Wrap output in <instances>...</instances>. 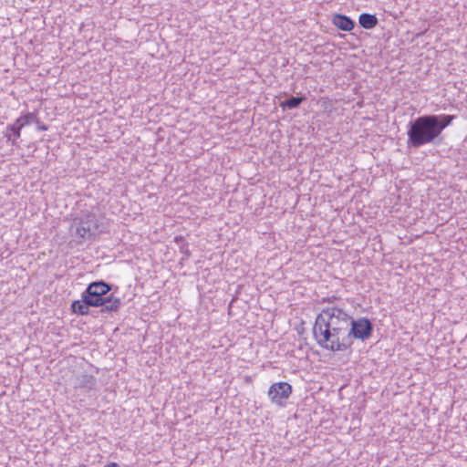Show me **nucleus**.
Here are the masks:
<instances>
[{
    "instance_id": "f03ea898",
    "label": "nucleus",
    "mask_w": 467,
    "mask_h": 467,
    "mask_svg": "<svg viewBox=\"0 0 467 467\" xmlns=\"http://www.w3.org/2000/svg\"><path fill=\"white\" fill-rule=\"evenodd\" d=\"M455 118L454 115L427 114L410 120L407 130L408 148L418 149L427 144H436L442 131Z\"/></svg>"
},
{
    "instance_id": "20e7f679",
    "label": "nucleus",
    "mask_w": 467,
    "mask_h": 467,
    "mask_svg": "<svg viewBox=\"0 0 467 467\" xmlns=\"http://www.w3.org/2000/svg\"><path fill=\"white\" fill-rule=\"evenodd\" d=\"M98 227L96 215L88 213L73 220L70 232L81 239L88 240L96 234Z\"/></svg>"
},
{
    "instance_id": "6e6552de",
    "label": "nucleus",
    "mask_w": 467,
    "mask_h": 467,
    "mask_svg": "<svg viewBox=\"0 0 467 467\" xmlns=\"http://www.w3.org/2000/svg\"><path fill=\"white\" fill-rule=\"evenodd\" d=\"M81 297V300H75L72 302L71 310L75 314L86 316L88 315L89 306H91V305L87 302V297L83 293Z\"/></svg>"
},
{
    "instance_id": "ddd939ff",
    "label": "nucleus",
    "mask_w": 467,
    "mask_h": 467,
    "mask_svg": "<svg viewBox=\"0 0 467 467\" xmlns=\"http://www.w3.org/2000/svg\"><path fill=\"white\" fill-rule=\"evenodd\" d=\"M37 130H47V126L41 123L40 125L37 126Z\"/></svg>"
},
{
    "instance_id": "2eb2a0df",
    "label": "nucleus",
    "mask_w": 467,
    "mask_h": 467,
    "mask_svg": "<svg viewBox=\"0 0 467 467\" xmlns=\"http://www.w3.org/2000/svg\"><path fill=\"white\" fill-rule=\"evenodd\" d=\"M37 126L41 124L39 119L37 118V122H35Z\"/></svg>"
},
{
    "instance_id": "4468645a",
    "label": "nucleus",
    "mask_w": 467,
    "mask_h": 467,
    "mask_svg": "<svg viewBox=\"0 0 467 467\" xmlns=\"http://www.w3.org/2000/svg\"><path fill=\"white\" fill-rule=\"evenodd\" d=\"M105 467H119L116 462L107 464Z\"/></svg>"
},
{
    "instance_id": "39448f33",
    "label": "nucleus",
    "mask_w": 467,
    "mask_h": 467,
    "mask_svg": "<svg viewBox=\"0 0 467 467\" xmlns=\"http://www.w3.org/2000/svg\"><path fill=\"white\" fill-rule=\"evenodd\" d=\"M292 393V386L287 382H277L271 385L268 396L273 403L283 406V400H287Z\"/></svg>"
},
{
    "instance_id": "1a4fd4ad",
    "label": "nucleus",
    "mask_w": 467,
    "mask_h": 467,
    "mask_svg": "<svg viewBox=\"0 0 467 467\" xmlns=\"http://www.w3.org/2000/svg\"><path fill=\"white\" fill-rule=\"evenodd\" d=\"M358 22L361 27L365 29H372L378 25L379 20L375 15L362 13L359 15Z\"/></svg>"
},
{
    "instance_id": "7ed1b4c3",
    "label": "nucleus",
    "mask_w": 467,
    "mask_h": 467,
    "mask_svg": "<svg viewBox=\"0 0 467 467\" xmlns=\"http://www.w3.org/2000/svg\"><path fill=\"white\" fill-rule=\"evenodd\" d=\"M110 290L111 285L109 284L104 281H95L88 285L83 294L91 306H102L101 313H111L119 310L121 302L119 297L109 294Z\"/></svg>"
},
{
    "instance_id": "9b49d317",
    "label": "nucleus",
    "mask_w": 467,
    "mask_h": 467,
    "mask_svg": "<svg viewBox=\"0 0 467 467\" xmlns=\"http://www.w3.org/2000/svg\"><path fill=\"white\" fill-rule=\"evenodd\" d=\"M21 130H22V128L20 127V125L18 123H16V121L14 124L8 125L6 127L5 137L7 138V140L8 141L11 140V134H9V132H11L15 137L12 140V145H16V140L20 137Z\"/></svg>"
},
{
    "instance_id": "f8f14e48",
    "label": "nucleus",
    "mask_w": 467,
    "mask_h": 467,
    "mask_svg": "<svg viewBox=\"0 0 467 467\" xmlns=\"http://www.w3.org/2000/svg\"><path fill=\"white\" fill-rule=\"evenodd\" d=\"M16 121L23 129L25 126L30 123L37 122V116L36 112H29L26 115L19 117Z\"/></svg>"
},
{
    "instance_id": "423d86ee",
    "label": "nucleus",
    "mask_w": 467,
    "mask_h": 467,
    "mask_svg": "<svg viewBox=\"0 0 467 467\" xmlns=\"http://www.w3.org/2000/svg\"><path fill=\"white\" fill-rule=\"evenodd\" d=\"M332 24L342 31H351L355 26L354 20L341 14H335L332 16Z\"/></svg>"
},
{
    "instance_id": "f257e3e1",
    "label": "nucleus",
    "mask_w": 467,
    "mask_h": 467,
    "mask_svg": "<svg viewBox=\"0 0 467 467\" xmlns=\"http://www.w3.org/2000/svg\"><path fill=\"white\" fill-rule=\"evenodd\" d=\"M373 332V324L366 317L354 319L337 306L325 307L316 317L313 336L317 345L329 351H346L354 339L365 341Z\"/></svg>"
},
{
    "instance_id": "9d476101",
    "label": "nucleus",
    "mask_w": 467,
    "mask_h": 467,
    "mask_svg": "<svg viewBox=\"0 0 467 467\" xmlns=\"http://www.w3.org/2000/svg\"><path fill=\"white\" fill-rule=\"evenodd\" d=\"M305 100H306V97H304V96H302V97L291 96L286 100L281 102L280 107H282L284 109H296Z\"/></svg>"
},
{
    "instance_id": "0eeeda50",
    "label": "nucleus",
    "mask_w": 467,
    "mask_h": 467,
    "mask_svg": "<svg viewBox=\"0 0 467 467\" xmlns=\"http://www.w3.org/2000/svg\"><path fill=\"white\" fill-rule=\"evenodd\" d=\"M96 385V378L88 374H80L75 380V388L85 389L87 390L95 389Z\"/></svg>"
}]
</instances>
